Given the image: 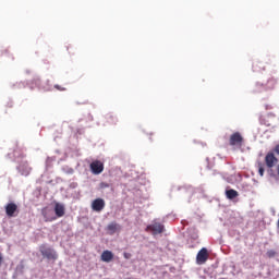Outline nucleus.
Returning a JSON list of instances; mask_svg holds the SVG:
<instances>
[{
  "label": "nucleus",
  "mask_w": 279,
  "mask_h": 279,
  "mask_svg": "<svg viewBox=\"0 0 279 279\" xmlns=\"http://www.w3.org/2000/svg\"><path fill=\"white\" fill-rule=\"evenodd\" d=\"M257 169H258V174L260 175V178H263V175H265V165L263 162H259L257 165Z\"/></svg>",
  "instance_id": "nucleus-14"
},
{
  "label": "nucleus",
  "mask_w": 279,
  "mask_h": 279,
  "mask_svg": "<svg viewBox=\"0 0 279 279\" xmlns=\"http://www.w3.org/2000/svg\"><path fill=\"white\" fill-rule=\"evenodd\" d=\"M39 252L44 258H47L48 260H58V253H56L53 248L47 247L45 244L39 246Z\"/></svg>",
  "instance_id": "nucleus-2"
},
{
  "label": "nucleus",
  "mask_w": 279,
  "mask_h": 279,
  "mask_svg": "<svg viewBox=\"0 0 279 279\" xmlns=\"http://www.w3.org/2000/svg\"><path fill=\"white\" fill-rule=\"evenodd\" d=\"M276 84H278V81L274 77H270L265 84L266 90H274V88H276Z\"/></svg>",
  "instance_id": "nucleus-12"
},
{
  "label": "nucleus",
  "mask_w": 279,
  "mask_h": 279,
  "mask_svg": "<svg viewBox=\"0 0 279 279\" xmlns=\"http://www.w3.org/2000/svg\"><path fill=\"white\" fill-rule=\"evenodd\" d=\"M92 173L94 175H99V173H104V162L99 160H95L89 165Z\"/></svg>",
  "instance_id": "nucleus-5"
},
{
  "label": "nucleus",
  "mask_w": 279,
  "mask_h": 279,
  "mask_svg": "<svg viewBox=\"0 0 279 279\" xmlns=\"http://www.w3.org/2000/svg\"><path fill=\"white\" fill-rule=\"evenodd\" d=\"M226 195H227L228 199H234V198L239 197V192H236L235 190H228V191H226Z\"/></svg>",
  "instance_id": "nucleus-13"
},
{
  "label": "nucleus",
  "mask_w": 279,
  "mask_h": 279,
  "mask_svg": "<svg viewBox=\"0 0 279 279\" xmlns=\"http://www.w3.org/2000/svg\"><path fill=\"white\" fill-rule=\"evenodd\" d=\"M44 217H45V221H56V217L47 218L46 214L44 215Z\"/></svg>",
  "instance_id": "nucleus-20"
},
{
  "label": "nucleus",
  "mask_w": 279,
  "mask_h": 279,
  "mask_svg": "<svg viewBox=\"0 0 279 279\" xmlns=\"http://www.w3.org/2000/svg\"><path fill=\"white\" fill-rule=\"evenodd\" d=\"M3 263V255L0 253V265Z\"/></svg>",
  "instance_id": "nucleus-23"
},
{
  "label": "nucleus",
  "mask_w": 279,
  "mask_h": 279,
  "mask_svg": "<svg viewBox=\"0 0 279 279\" xmlns=\"http://www.w3.org/2000/svg\"><path fill=\"white\" fill-rule=\"evenodd\" d=\"M54 88H56L57 90H61V92L66 90V88H64V87H62V86H60V85H54Z\"/></svg>",
  "instance_id": "nucleus-19"
},
{
  "label": "nucleus",
  "mask_w": 279,
  "mask_h": 279,
  "mask_svg": "<svg viewBox=\"0 0 279 279\" xmlns=\"http://www.w3.org/2000/svg\"><path fill=\"white\" fill-rule=\"evenodd\" d=\"M145 230L146 232H153V234H162V232H165V225L155 221L147 226Z\"/></svg>",
  "instance_id": "nucleus-4"
},
{
  "label": "nucleus",
  "mask_w": 279,
  "mask_h": 279,
  "mask_svg": "<svg viewBox=\"0 0 279 279\" xmlns=\"http://www.w3.org/2000/svg\"><path fill=\"white\" fill-rule=\"evenodd\" d=\"M243 135L240 132H234L229 137V145L231 147H243Z\"/></svg>",
  "instance_id": "nucleus-3"
},
{
  "label": "nucleus",
  "mask_w": 279,
  "mask_h": 279,
  "mask_svg": "<svg viewBox=\"0 0 279 279\" xmlns=\"http://www.w3.org/2000/svg\"><path fill=\"white\" fill-rule=\"evenodd\" d=\"M107 123H117V118L114 116L107 117Z\"/></svg>",
  "instance_id": "nucleus-15"
},
{
  "label": "nucleus",
  "mask_w": 279,
  "mask_h": 279,
  "mask_svg": "<svg viewBox=\"0 0 279 279\" xmlns=\"http://www.w3.org/2000/svg\"><path fill=\"white\" fill-rule=\"evenodd\" d=\"M265 165L267 167V173L270 175H276L274 174V167L278 165V157L274 153H267L265 156Z\"/></svg>",
  "instance_id": "nucleus-1"
},
{
  "label": "nucleus",
  "mask_w": 279,
  "mask_h": 279,
  "mask_svg": "<svg viewBox=\"0 0 279 279\" xmlns=\"http://www.w3.org/2000/svg\"><path fill=\"white\" fill-rule=\"evenodd\" d=\"M107 232L110 235L116 234V232H121V225L117 223L116 221L110 222L107 226Z\"/></svg>",
  "instance_id": "nucleus-8"
},
{
  "label": "nucleus",
  "mask_w": 279,
  "mask_h": 279,
  "mask_svg": "<svg viewBox=\"0 0 279 279\" xmlns=\"http://www.w3.org/2000/svg\"><path fill=\"white\" fill-rule=\"evenodd\" d=\"M256 66H258V63H255V64L253 65L254 71H258V70L256 69Z\"/></svg>",
  "instance_id": "nucleus-24"
},
{
  "label": "nucleus",
  "mask_w": 279,
  "mask_h": 279,
  "mask_svg": "<svg viewBox=\"0 0 279 279\" xmlns=\"http://www.w3.org/2000/svg\"><path fill=\"white\" fill-rule=\"evenodd\" d=\"M275 151H276V154L279 155V145H277V146L275 147Z\"/></svg>",
  "instance_id": "nucleus-22"
},
{
  "label": "nucleus",
  "mask_w": 279,
  "mask_h": 279,
  "mask_svg": "<svg viewBox=\"0 0 279 279\" xmlns=\"http://www.w3.org/2000/svg\"><path fill=\"white\" fill-rule=\"evenodd\" d=\"M32 168H27L25 171H22V175H29Z\"/></svg>",
  "instance_id": "nucleus-18"
},
{
  "label": "nucleus",
  "mask_w": 279,
  "mask_h": 279,
  "mask_svg": "<svg viewBox=\"0 0 279 279\" xmlns=\"http://www.w3.org/2000/svg\"><path fill=\"white\" fill-rule=\"evenodd\" d=\"M267 256H268L269 258H274V256H276V252H274V251H268V252H267Z\"/></svg>",
  "instance_id": "nucleus-17"
},
{
  "label": "nucleus",
  "mask_w": 279,
  "mask_h": 279,
  "mask_svg": "<svg viewBox=\"0 0 279 279\" xmlns=\"http://www.w3.org/2000/svg\"><path fill=\"white\" fill-rule=\"evenodd\" d=\"M54 213H56L57 217H64V205H62L60 203H56Z\"/></svg>",
  "instance_id": "nucleus-11"
},
{
  "label": "nucleus",
  "mask_w": 279,
  "mask_h": 279,
  "mask_svg": "<svg viewBox=\"0 0 279 279\" xmlns=\"http://www.w3.org/2000/svg\"><path fill=\"white\" fill-rule=\"evenodd\" d=\"M17 210H19V206H16V204H14V203H9L5 206V214L9 217H14V213H16Z\"/></svg>",
  "instance_id": "nucleus-9"
},
{
  "label": "nucleus",
  "mask_w": 279,
  "mask_h": 279,
  "mask_svg": "<svg viewBox=\"0 0 279 279\" xmlns=\"http://www.w3.org/2000/svg\"><path fill=\"white\" fill-rule=\"evenodd\" d=\"M208 260V250L203 247L196 255L197 265H204Z\"/></svg>",
  "instance_id": "nucleus-7"
},
{
  "label": "nucleus",
  "mask_w": 279,
  "mask_h": 279,
  "mask_svg": "<svg viewBox=\"0 0 279 279\" xmlns=\"http://www.w3.org/2000/svg\"><path fill=\"white\" fill-rule=\"evenodd\" d=\"M106 208V201L104 198H96L92 202V209L95 213H101Z\"/></svg>",
  "instance_id": "nucleus-6"
},
{
  "label": "nucleus",
  "mask_w": 279,
  "mask_h": 279,
  "mask_svg": "<svg viewBox=\"0 0 279 279\" xmlns=\"http://www.w3.org/2000/svg\"><path fill=\"white\" fill-rule=\"evenodd\" d=\"M99 187H100V189H110V184L107 183V182H101V183L99 184Z\"/></svg>",
  "instance_id": "nucleus-16"
},
{
  "label": "nucleus",
  "mask_w": 279,
  "mask_h": 279,
  "mask_svg": "<svg viewBox=\"0 0 279 279\" xmlns=\"http://www.w3.org/2000/svg\"><path fill=\"white\" fill-rule=\"evenodd\" d=\"M123 256H124V258L128 259V258H130L131 255H130V253H124Z\"/></svg>",
  "instance_id": "nucleus-21"
},
{
  "label": "nucleus",
  "mask_w": 279,
  "mask_h": 279,
  "mask_svg": "<svg viewBox=\"0 0 279 279\" xmlns=\"http://www.w3.org/2000/svg\"><path fill=\"white\" fill-rule=\"evenodd\" d=\"M102 263H111V260L114 258V254H112V251H104L100 256Z\"/></svg>",
  "instance_id": "nucleus-10"
}]
</instances>
